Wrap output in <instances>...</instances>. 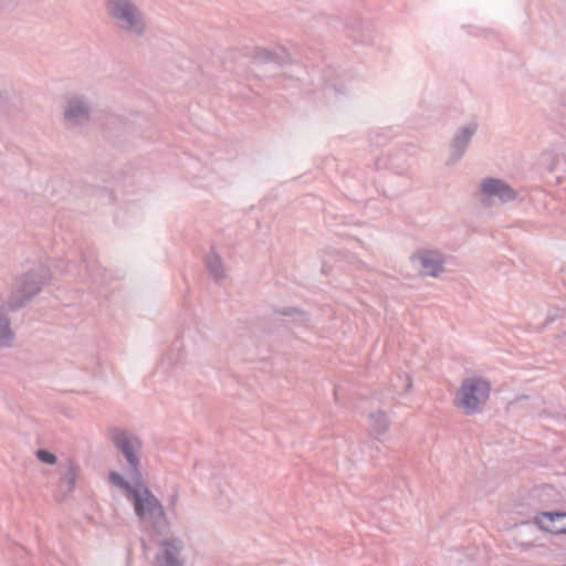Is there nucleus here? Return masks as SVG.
Here are the masks:
<instances>
[{
  "label": "nucleus",
  "instance_id": "obj_9",
  "mask_svg": "<svg viewBox=\"0 0 566 566\" xmlns=\"http://www.w3.org/2000/svg\"><path fill=\"white\" fill-rule=\"evenodd\" d=\"M60 474V490L64 495L72 493L76 485V465L71 459L60 462L57 468Z\"/></svg>",
  "mask_w": 566,
  "mask_h": 566
},
{
  "label": "nucleus",
  "instance_id": "obj_17",
  "mask_svg": "<svg viewBox=\"0 0 566 566\" xmlns=\"http://www.w3.org/2000/svg\"><path fill=\"white\" fill-rule=\"evenodd\" d=\"M338 390H339V387H335L334 388V398H335V401L338 402Z\"/></svg>",
  "mask_w": 566,
  "mask_h": 566
},
{
  "label": "nucleus",
  "instance_id": "obj_6",
  "mask_svg": "<svg viewBox=\"0 0 566 566\" xmlns=\"http://www.w3.org/2000/svg\"><path fill=\"white\" fill-rule=\"evenodd\" d=\"M40 287L32 276L17 279L12 286V295L8 302L10 310L22 306L39 292Z\"/></svg>",
  "mask_w": 566,
  "mask_h": 566
},
{
  "label": "nucleus",
  "instance_id": "obj_2",
  "mask_svg": "<svg viewBox=\"0 0 566 566\" xmlns=\"http://www.w3.org/2000/svg\"><path fill=\"white\" fill-rule=\"evenodd\" d=\"M109 440L115 449L123 454L127 463V476L129 482L144 478L142 472L140 452L143 441L134 431L113 426L108 429Z\"/></svg>",
  "mask_w": 566,
  "mask_h": 566
},
{
  "label": "nucleus",
  "instance_id": "obj_11",
  "mask_svg": "<svg viewBox=\"0 0 566 566\" xmlns=\"http://www.w3.org/2000/svg\"><path fill=\"white\" fill-rule=\"evenodd\" d=\"M369 427L376 439L381 440L389 427L386 413L380 410L371 412L369 415Z\"/></svg>",
  "mask_w": 566,
  "mask_h": 566
},
{
  "label": "nucleus",
  "instance_id": "obj_3",
  "mask_svg": "<svg viewBox=\"0 0 566 566\" xmlns=\"http://www.w3.org/2000/svg\"><path fill=\"white\" fill-rule=\"evenodd\" d=\"M490 391L491 385L488 380L476 376L467 377L457 392L455 405L467 415L480 413L489 400Z\"/></svg>",
  "mask_w": 566,
  "mask_h": 566
},
{
  "label": "nucleus",
  "instance_id": "obj_8",
  "mask_svg": "<svg viewBox=\"0 0 566 566\" xmlns=\"http://www.w3.org/2000/svg\"><path fill=\"white\" fill-rule=\"evenodd\" d=\"M423 275L437 276L442 271V259L436 251H420L415 258Z\"/></svg>",
  "mask_w": 566,
  "mask_h": 566
},
{
  "label": "nucleus",
  "instance_id": "obj_12",
  "mask_svg": "<svg viewBox=\"0 0 566 566\" xmlns=\"http://www.w3.org/2000/svg\"><path fill=\"white\" fill-rule=\"evenodd\" d=\"M14 337L10 321L4 314L3 305L0 304V346L9 345Z\"/></svg>",
  "mask_w": 566,
  "mask_h": 566
},
{
  "label": "nucleus",
  "instance_id": "obj_10",
  "mask_svg": "<svg viewBox=\"0 0 566 566\" xmlns=\"http://www.w3.org/2000/svg\"><path fill=\"white\" fill-rule=\"evenodd\" d=\"M482 192L488 197H499L503 201L511 200L515 197L514 191L504 182L497 179H486L482 184Z\"/></svg>",
  "mask_w": 566,
  "mask_h": 566
},
{
  "label": "nucleus",
  "instance_id": "obj_14",
  "mask_svg": "<svg viewBox=\"0 0 566 566\" xmlns=\"http://www.w3.org/2000/svg\"><path fill=\"white\" fill-rule=\"evenodd\" d=\"M36 457L38 459L43 462V463H46V464H50V465H53L56 463V455L53 454L52 452H50L49 450L46 449H39L36 451Z\"/></svg>",
  "mask_w": 566,
  "mask_h": 566
},
{
  "label": "nucleus",
  "instance_id": "obj_5",
  "mask_svg": "<svg viewBox=\"0 0 566 566\" xmlns=\"http://www.w3.org/2000/svg\"><path fill=\"white\" fill-rule=\"evenodd\" d=\"M108 12L122 21V25L136 32L143 29L139 14L126 0H113L108 3Z\"/></svg>",
  "mask_w": 566,
  "mask_h": 566
},
{
  "label": "nucleus",
  "instance_id": "obj_15",
  "mask_svg": "<svg viewBox=\"0 0 566 566\" xmlns=\"http://www.w3.org/2000/svg\"><path fill=\"white\" fill-rule=\"evenodd\" d=\"M177 501H178V493H177V492H175L174 494H171V495L169 496V505H170V506H175V505H176V503H177Z\"/></svg>",
  "mask_w": 566,
  "mask_h": 566
},
{
  "label": "nucleus",
  "instance_id": "obj_16",
  "mask_svg": "<svg viewBox=\"0 0 566 566\" xmlns=\"http://www.w3.org/2000/svg\"><path fill=\"white\" fill-rule=\"evenodd\" d=\"M464 134H465V139H464V142L467 143V142L469 140V138L471 137V135H473V130H470V132H469V130L467 129V130L464 132Z\"/></svg>",
  "mask_w": 566,
  "mask_h": 566
},
{
  "label": "nucleus",
  "instance_id": "obj_4",
  "mask_svg": "<svg viewBox=\"0 0 566 566\" xmlns=\"http://www.w3.org/2000/svg\"><path fill=\"white\" fill-rule=\"evenodd\" d=\"M158 551L154 566H185V541L179 536H167L157 542Z\"/></svg>",
  "mask_w": 566,
  "mask_h": 566
},
{
  "label": "nucleus",
  "instance_id": "obj_13",
  "mask_svg": "<svg viewBox=\"0 0 566 566\" xmlns=\"http://www.w3.org/2000/svg\"><path fill=\"white\" fill-rule=\"evenodd\" d=\"M65 117L70 122L80 123L87 117V112L80 102H71Z\"/></svg>",
  "mask_w": 566,
  "mask_h": 566
},
{
  "label": "nucleus",
  "instance_id": "obj_7",
  "mask_svg": "<svg viewBox=\"0 0 566 566\" xmlns=\"http://www.w3.org/2000/svg\"><path fill=\"white\" fill-rule=\"evenodd\" d=\"M535 523L543 531L552 534H566V513L541 512L535 516Z\"/></svg>",
  "mask_w": 566,
  "mask_h": 566
},
{
  "label": "nucleus",
  "instance_id": "obj_1",
  "mask_svg": "<svg viewBox=\"0 0 566 566\" xmlns=\"http://www.w3.org/2000/svg\"><path fill=\"white\" fill-rule=\"evenodd\" d=\"M108 480L125 492L127 500L133 504L136 517L142 524L147 525L157 535H164L168 532L169 522L165 507L145 483L144 478L129 482L119 472L111 471Z\"/></svg>",
  "mask_w": 566,
  "mask_h": 566
}]
</instances>
